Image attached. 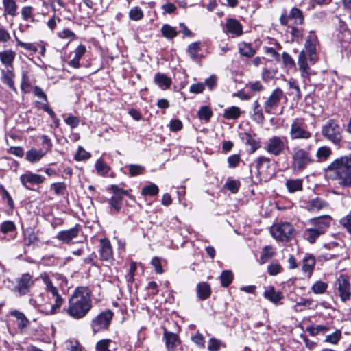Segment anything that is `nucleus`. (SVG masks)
Here are the masks:
<instances>
[{
	"instance_id": "22",
	"label": "nucleus",
	"mask_w": 351,
	"mask_h": 351,
	"mask_svg": "<svg viewBox=\"0 0 351 351\" xmlns=\"http://www.w3.org/2000/svg\"><path fill=\"white\" fill-rule=\"evenodd\" d=\"M16 57V52L12 49H6L0 52V61L7 68V70L13 69V62Z\"/></svg>"
},
{
	"instance_id": "45",
	"label": "nucleus",
	"mask_w": 351,
	"mask_h": 351,
	"mask_svg": "<svg viewBox=\"0 0 351 351\" xmlns=\"http://www.w3.org/2000/svg\"><path fill=\"white\" fill-rule=\"evenodd\" d=\"M15 230V223L12 221H5L0 225V231L3 234L12 232Z\"/></svg>"
},
{
	"instance_id": "47",
	"label": "nucleus",
	"mask_w": 351,
	"mask_h": 351,
	"mask_svg": "<svg viewBox=\"0 0 351 351\" xmlns=\"http://www.w3.org/2000/svg\"><path fill=\"white\" fill-rule=\"evenodd\" d=\"M341 337V332L339 330H336L332 334L326 336L325 342L336 344Z\"/></svg>"
},
{
	"instance_id": "54",
	"label": "nucleus",
	"mask_w": 351,
	"mask_h": 351,
	"mask_svg": "<svg viewBox=\"0 0 351 351\" xmlns=\"http://www.w3.org/2000/svg\"><path fill=\"white\" fill-rule=\"evenodd\" d=\"M14 75L12 70H7V73L4 76V82L12 89L15 90L14 82L13 80Z\"/></svg>"
},
{
	"instance_id": "15",
	"label": "nucleus",
	"mask_w": 351,
	"mask_h": 351,
	"mask_svg": "<svg viewBox=\"0 0 351 351\" xmlns=\"http://www.w3.org/2000/svg\"><path fill=\"white\" fill-rule=\"evenodd\" d=\"M300 206L311 213H317L320 210L330 209L329 204L322 198L315 197L300 202Z\"/></svg>"
},
{
	"instance_id": "10",
	"label": "nucleus",
	"mask_w": 351,
	"mask_h": 351,
	"mask_svg": "<svg viewBox=\"0 0 351 351\" xmlns=\"http://www.w3.org/2000/svg\"><path fill=\"white\" fill-rule=\"evenodd\" d=\"M304 21L302 12L295 7L292 8L289 14L287 13L286 10H284L280 17V23L288 27L301 25L304 23Z\"/></svg>"
},
{
	"instance_id": "32",
	"label": "nucleus",
	"mask_w": 351,
	"mask_h": 351,
	"mask_svg": "<svg viewBox=\"0 0 351 351\" xmlns=\"http://www.w3.org/2000/svg\"><path fill=\"white\" fill-rule=\"evenodd\" d=\"M239 51L241 56L252 58L256 53V50L252 47V45L245 42L239 44Z\"/></svg>"
},
{
	"instance_id": "61",
	"label": "nucleus",
	"mask_w": 351,
	"mask_h": 351,
	"mask_svg": "<svg viewBox=\"0 0 351 351\" xmlns=\"http://www.w3.org/2000/svg\"><path fill=\"white\" fill-rule=\"evenodd\" d=\"M221 346V341L214 337L209 339L208 349L210 351H218Z\"/></svg>"
},
{
	"instance_id": "3",
	"label": "nucleus",
	"mask_w": 351,
	"mask_h": 351,
	"mask_svg": "<svg viewBox=\"0 0 351 351\" xmlns=\"http://www.w3.org/2000/svg\"><path fill=\"white\" fill-rule=\"evenodd\" d=\"M328 169L335 172L340 186H351V153L335 160Z\"/></svg>"
},
{
	"instance_id": "18",
	"label": "nucleus",
	"mask_w": 351,
	"mask_h": 351,
	"mask_svg": "<svg viewBox=\"0 0 351 351\" xmlns=\"http://www.w3.org/2000/svg\"><path fill=\"white\" fill-rule=\"evenodd\" d=\"M163 339L167 351H176V348L180 344L179 336L174 332L167 331L166 328L163 330Z\"/></svg>"
},
{
	"instance_id": "52",
	"label": "nucleus",
	"mask_w": 351,
	"mask_h": 351,
	"mask_svg": "<svg viewBox=\"0 0 351 351\" xmlns=\"http://www.w3.org/2000/svg\"><path fill=\"white\" fill-rule=\"evenodd\" d=\"M33 8L31 6H25L22 8L21 9V16L23 20L28 21L29 19H31L32 21H34V16H33Z\"/></svg>"
},
{
	"instance_id": "42",
	"label": "nucleus",
	"mask_w": 351,
	"mask_h": 351,
	"mask_svg": "<svg viewBox=\"0 0 351 351\" xmlns=\"http://www.w3.org/2000/svg\"><path fill=\"white\" fill-rule=\"evenodd\" d=\"M221 285L224 287H228L232 282L233 274L230 270L223 271L220 276Z\"/></svg>"
},
{
	"instance_id": "11",
	"label": "nucleus",
	"mask_w": 351,
	"mask_h": 351,
	"mask_svg": "<svg viewBox=\"0 0 351 351\" xmlns=\"http://www.w3.org/2000/svg\"><path fill=\"white\" fill-rule=\"evenodd\" d=\"M335 293L338 295L342 302H346L351 297V284L348 276L340 275L334 285Z\"/></svg>"
},
{
	"instance_id": "51",
	"label": "nucleus",
	"mask_w": 351,
	"mask_h": 351,
	"mask_svg": "<svg viewBox=\"0 0 351 351\" xmlns=\"http://www.w3.org/2000/svg\"><path fill=\"white\" fill-rule=\"evenodd\" d=\"M111 342L109 339H101L97 343L95 349L97 351H110L109 346Z\"/></svg>"
},
{
	"instance_id": "19",
	"label": "nucleus",
	"mask_w": 351,
	"mask_h": 351,
	"mask_svg": "<svg viewBox=\"0 0 351 351\" xmlns=\"http://www.w3.org/2000/svg\"><path fill=\"white\" fill-rule=\"evenodd\" d=\"M332 218L329 215H322L309 220V223L323 234L329 228Z\"/></svg>"
},
{
	"instance_id": "8",
	"label": "nucleus",
	"mask_w": 351,
	"mask_h": 351,
	"mask_svg": "<svg viewBox=\"0 0 351 351\" xmlns=\"http://www.w3.org/2000/svg\"><path fill=\"white\" fill-rule=\"evenodd\" d=\"M285 136H272L269 138L264 145V149L269 154L278 156L282 154L287 146Z\"/></svg>"
},
{
	"instance_id": "56",
	"label": "nucleus",
	"mask_w": 351,
	"mask_h": 351,
	"mask_svg": "<svg viewBox=\"0 0 351 351\" xmlns=\"http://www.w3.org/2000/svg\"><path fill=\"white\" fill-rule=\"evenodd\" d=\"M282 59L283 64L286 67L293 68L295 66V62L288 53L283 52L282 54Z\"/></svg>"
},
{
	"instance_id": "58",
	"label": "nucleus",
	"mask_w": 351,
	"mask_h": 351,
	"mask_svg": "<svg viewBox=\"0 0 351 351\" xmlns=\"http://www.w3.org/2000/svg\"><path fill=\"white\" fill-rule=\"evenodd\" d=\"M339 223L351 234V215L342 217Z\"/></svg>"
},
{
	"instance_id": "14",
	"label": "nucleus",
	"mask_w": 351,
	"mask_h": 351,
	"mask_svg": "<svg viewBox=\"0 0 351 351\" xmlns=\"http://www.w3.org/2000/svg\"><path fill=\"white\" fill-rule=\"evenodd\" d=\"M283 96V91L280 88H276L274 90L263 104L265 112L268 114H276Z\"/></svg>"
},
{
	"instance_id": "31",
	"label": "nucleus",
	"mask_w": 351,
	"mask_h": 351,
	"mask_svg": "<svg viewBox=\"0 0 351 351\" xmlns=\"http://www.w3.org/2000/svg\"><path fill=\"white\" fill-rule=\"evenodd\" d=\"M154 82L162 89H167L171 85V80L165 74L157 73L154 77Z\"/></svg>"
},
{
	"instance_id": "4",
	"label": "nucleus",
	"mask_w": 351,
	"mask_h": 351,
	"mask_svg": "<svg viewBox=\"0 0 351 351\" xmlns=\"http://www.w3.org/2000/svg\"><path fill=\"white\" fill-rule=\"evenodd\" d=\"M39 278L43 280L46 291L51 294V298H54L53 304L50 305L48 302H44L42 305L47 315H54L59 311L64 302V300L59 293L58 288L54 285L49 274L46 272L41 273Z\"/></svg>"
},
{
	"instance_id": "20",
	"label": "nucleus",
	"mask_w": 351,
	"mask_h": 351,
	"mask_svg": "<svg viewBox=\"0 0 351 351\" xmlns=\"http://www.w3.org/2000/svg\"><path fill=\"white\" fill-rule=\"evenodd\" d=\"M45 178L40 175L27 172L20 176L21 184L26 188L29 189V185L39 184L44 182Z\"/></svg>"
},
{
	"instance_id": "60",
	"label": "nucleus",
	"mask_w": 351,
	"mask_h": 351,
	"mask_svg": "<svg viewBox=\"0 0 351 351\" xmlns=\"http://www.w3.org/2000/svg\"><path fill=\"white\" fill-rule=\"evenodd\" d=\"M65 123L69 125L71 128H75L80 123V119L78 117H75L72 114H69L64 120Z\"/></svg>"
},
{
	"instance_id": "28",
	"label": "nucleus",
	"mask_w": 351,
	"mask_h": 351,
	"mask_svg": "<svg viewBox=\"0 0 351 351\" xmlns=\"http://www.w3.org/2000/svg\"><path fill=\"white\" fill-rule=\"evenodd\" d=\"M197 293L199 300H205L208 299L211 294L210 285L206 282L198 283L197 285Z\"/></svg>"
},
{
	"instance_id": "49",
	"label": "nucleus",
	"mask_w": 351,
	"mask_h": 351,
	"mask_svg": "<svg viewBox=\"0 0 351 351\" xmlns=\"http://www.w3.org/2000/svg\"><path fill=\"white\" fill-rule=\"evenodd\" d=\"M90 154L86 152L83 147H79L75 155V160L77 161L85 160L90 158Z\"/></svg>"
},
{
	"instance_id": "1",
	"label": "nucleus",
	"mask_w": 351,
	"mask_h": 351,
	"mask_svg": "<svg viewBox=\"0 0 351 351\" xmlns=\"http://www.w3.org/2000/svg\"><path fill=\"white\" fill-rule=\"evenodd\" d=\"M92 308L90 290L85 287L75 289L69 301L66 313L71 317L79 319L85 317Z\"/></svg>"
},
{
	"instance_id": "24",
	"label": "nucleus",
	"mask_w": 351,
	"mask_h": 351,
	"mask_svg": "<svg viewBox=\"0 0 351 351\" xmlns=\"http://www.w3.org/2000/svg\"><path fill=\"white\" fill-rule=\"evenodd\" d=\"M315 258L312 254L306 255L302 260V270L307 278H310L314 270Z\"/></svg>"
},
{
	"instance_id": "17",
	"label": "nucleus",
	"mask_w": 351,
	"mask_h": 351,
	"mask_svg": "<svg viewBox=\"0 0 351 351\" xmlns=\"http://www.w3.org/2000/svg\"><path fill=\"white\" fill-rule=\"evenodd\" d=\"M99 254L101 261L109 262L113 259L112 245L108 239L104 238L100 239Z\"/></svg>"
},
{
	"instance_id": "33",
	"label": "nucleus",
	"mask_w": 351,
	"mask_h": 351,
	"mask_svg": "<svg viewBox=\"0 0 351 351\" xmlns=\"http://www.w3.org/2000/svg\"><path fill=\"white\" fill-rule=\"evenodd\" d=\"M322 234V233L315 229L313 226L312 228H306L304 232V239L311 243H313L316 239Z\"/></svg>"
},
{
	"instance_id": "12",
	"label": "nucleus",
	"mask_w": 351,
	"mask_h": 351,
	"mask_svg": "<svg viewBox=\"0 0 351 351\" xmlns=\"http://www.w3.org/2000/svg\"><path fill=\"white\" fill-rule=\"evenodd\" d=\"M35 280L29 273L23 274L16 279V285L12 291L17 296H24L30 292L31 287L34 286Z\"/></svg>"
},
{
	"instance_id": "26",
	"label": "nucleus",
	"mask_w": 351,
	"mask_h": 351,
	"mask_svg": "<svg viewBox=\"0 0 351 351\" xmlns=\"http://www.w3.org/2000/svg\"><path fill=\"white\" fill-rule=\"evenodd\" d=\"M3 15L14 17L18 14V5L15 0H2Z\"/></svg>"
},
{
	"instance_id": "48",
	"label": "nucleus",
	"mask_w": 351,
	"mask_h": 351,
	"mask_svg": "<svg viewBox=\"0 0 351 351\" xmlns=\"http://www.w3.org/2000/svg\"><path fill=\"white\" fill-rule=\"evenodd\" d=\"M16 42L19 46L31 51L32 53H36L38 51L37 47L34 43H24L20 40L17 37H16Z\"/></svg>"
},
{
	"instance_id": "29",
	"label": "nucleus",
	"mask_w": 351,
	"mask_h": 351,
	"mask_svg": "<svg viewBox=\"0 0 351 351\" xmlns=\"http://www.w3.org/2000/svg\"><path fill=\"white\" fill-rule=\"evenodd\" d=\"M45 152L41 149L32 148L26 152V159L31 163L38 162L45 155Z\"/></svg>"
},
{
	"instance_id": "44",
	"label": "nucleus",
	"mask_w": 351,
	"mask_h": 351,
	"mask_svg": "<svg viewBox=\"0 0 351 351\" xmlns=\"http://www.w3.org/2000/svg\"><path fill=\"white\" fill-rule=\"evenodd\" d=\"M95 169L100 176H104L109 171V167L104 162L102 159H99L95 163Z\"/></svg>"
},
{
	"instance_id": "34",
	"label": "nucleus",
	"mask_w": 351,
	"mask_h": 351,
	"mask_svg": "<svg viewBox=\"0 0 351 351\" xmlns=\"http://www.w3.org/2000/svg\"><path fill=\"white\" fill-rule=\"evenodd\" d=\"M160 32L162 36L167 39H173L178 34V32L176 27H173L169 24L163 25L160 29Z\"/></svg>"
},
{
	"instance_id": "59",
	"label": "nucleus",
	"mask_w": 351,
	"mask_h": 351,
	"mask_svg": "<svg viewBox=\"0 0 351 351\" xmlns=\"http://www.w3.org/2000/svg\"><path fill=\"white\" fill-rule=\"evenodd\" d=\"M253 119L257 123L263 121L265 117L263 112V108H253Z\"/></svg>"
},
{
	"instance_id": "38",
	"label": "nucleus",
	"mask_w": 351,
	"mask_h": 351,
	"mask_svg": "<svg viewBox=\"0 0 351 351\" xmlns=\"http://www.w3.org/2000/svg\"><path fill=\"white\" fill-rule=\"evenodd\" d=\"M241 110L237 106H232L224 110L223 117L226 119H236L239 117Z\"/></svg>"
},
{
	"instance_id": "36",
	"label": "nucleus",
	"mask_w": 351,
	"mask_h": 351,
	"mask_svg": "<svg viewBox=\"0 0 351 351\" xmlns=\"http://www.w3.org/2000/svg\"><path fill=\"white\" fill-rule=\"evenodd\" d=\"M286 186L290 193H294L302 190V180L301 179L288 180Z\"/></svg>"
},
{
	"instance_id": "16",
	"label": "nucleus",
	"mask_w": 351,
	"mask_h": 351,
	"mask_svg": "<svg viewBox=\"0 0 351 351\" xmlns=\"http://www.w3.org/2000/svg\"><path fill=\"white\" fill-rule=\"evenodd\" d=\"M256 168L260 176H263L265 178H269L271 176L270 172L271 160L265 156H258L255 160Z\"/></svg>"
},
{
	"instance_id": "9",
	"label": "nucleus",
	"mask_w": 351,
	"mask_h": 351,
	"mask_svg": "<svg viewBox=\"0 0 351 351\" xmlns=\"http://www.w3.org/2000/svg\"><path fill=\"white\" fill-rule=\"evenodd\" d=\"M292 225L288 222H281L273 225L270 232L273 237L279 241H288L293 232Z\"/></svg>"
},
{
	"instance_id": "30",
	"label": "nucleus",
	"mask_w": 351,
	"mask_h": 351,
	"mask_svg": "<svg viewBox=\"0 0 351 351\" xmlns=\"http://www.w3.org/2000/svg\"><path fill=\"white\" fill-rule=\"evenodd\" d=\"M200 49V42H194L188 46L186 53L193 61H197L201 58L199 55Z\"/></svg>"
},
{
	"instance_id": "63",
	"label": "nucleus",
	"mask_w": 351,
	"mask_h": 351,
	"mask_svg": "<svg viewBox=\"0 0 351 351\" xmlns=\"http://www.w3.org/2000/svg\"><path fill=\"white\" fill-rule=\"evenodd\" d=\"M282 270V267L278 263L269 265L267 267L268 274L271 276H276L280 273Z\"/></svg>"
},
{
	"instance_id": "40",
	"label": "nucleus",
	"mask_w": 351,
	"mask_h": 351,
	"mask_svg": "<svg viewBox=\"0 0 351 351\" xmlns=\"http://www.w3.org/2000/svg\"><path fill=\"white\" fill-rule=\"evenodd\" d=\"M213 115L211 109L207 106H204L200 108L197 112V117L199 119L208 121Z\"/></svg>"
},
{
	"instance_id": "62",
	"label": "nucleus",
	"mask_w": 351,
	"mask_h": 351,
	"mask_svg": "<svg viewBox=\"0 0 351 351\" xmlns=\"http://www.w3.org/2000/svg\"><path fill=\"white\" fill-rule=\"evenodd\" d=\"M10 314L15 317L17 319L21 321V324L23 326H25L28 322L27 319L25 317V315L16 310L12 311Z\"/></svg>"
},
{
	"instance_id": "5",
	"label": "nucleus",
	"mask_w": 351,
	"mask_h": 351,
	"mask_svg": "<svg viewBox=\"0 0 351 351\" xmlns=\"http://www.w3.org/2000/svg\"><path fill=\"white\" fill-rule=\"evenodd\" d=\"M314 162L310 147H294L291 152V168L293 171H303Z\"/></svg>"
},
{
	"instance_id": "25",
	"label": "nucleus",
	"mask_w": 351,
	"mask_h": 351,
	"mask_svg": "<svg viewBox=\"0 0 351 351\" xmlns=\"http://www.w3.org/2000/svg\"><path fill=\"white\" fill-rule=\"evenodd\" d=\"M226 31L236 36H239L243 34V27L240 22L235 19H227L226 23Z\"/></svg>"
},
{
	"instance_id": "6",
	"label": "nucleus",
	"mask_w": 351,
	"mask_h": 351,
	"mask_svg": "<svg viewBox=\"0 0 351 351\" xmlns=\"http://www.w3.org/2000/svg\"><path fill=\"white\" fill-rule=\"evenodd\" d=\"M341 127L332 119L328 121L322 128L323 136L334 144H339L341 141Z\"/></svg>"
},
{
	"instance_id": "39",
	"label": "nucleus",
	"mask_w": 351,
	"mask_h": 351,
	"mask_svg": "<svg viewBox=\"0 0 351 351\" xmlns=\"http://www.w3.org/2000/svg\"><path fill=\"white\" fill-rule=\"evenodd\" d=\"M126 168H128L129 171V175L131 177H134L140 175H143L145 173V168L140 165H134L131 164L128 165Z\"/></svg>"
},
{
	"instance_id": "46",
	"label": "nucleus",
	"mask_w": 351,
	"mask_h": 351,
	"mask_svg": "<svg viewBox=\"0 0 351 351\" xmlns=\"http://www.w3.org/2000/svg\"><path fill=\"white\" fill-rule=\"evenodd\" d=\"M129 17L131 20L139 21L143 17V12L139 7H134L129 12Z\"/></svg>"
},
{
	"instance_id": "57",
	"label": "nucleus",
	"mask_w": 351,
	"mask_h": 351,
	"mask_svg": "<svg viewBox=\"0 0 351 351\" xmlns=\"http://www.w3.org/2000/svg\"><path fill=\"white\" fill-rule=\"evenodd\" d=\"M21 88V90L25 93H29L31 91V85L29 83V80L28 77L25 74H23L22 76Z\"/></svg>"
},
{
	"instance_id": "27",
	"label": "nucleus",
	"mask_w": 351,
	"mask_h": 351,
	"mask_svg": "<svg viewBox=\"0 0 351 351\" xmlns=\"http://www.w3.org/2000/svg\"><path fill=\"white\" fill-rule=\"evenodd\" d=\"M263 295L265 298L274 304H277L283 298L282 293L280 291H276L274 287L271 286L266 288Z\"/></svg>"
},
{
	"instance_id": "23",
	"label": "nucleus",
	"mask_w": 351,
	"mask_h": 351,
	"mask_svg": "<svg viewBox=\"0 0 351 351\" xmlns=\"http://www.w3.org/2000/svg\"><path fill=\"white\" fill-rule=\"evenodd\" d=\"M239 136L245 145L250 146V154L254 153L261 147L259 141L255 139L250 133L241 132Z\"/></svg>"
},
{
	"instance_id": "21",
	"label": "nucleus",
	"mask_w": 351,
	"mask_h": 351,
	"mask_svg": "<svg viewBox=\"0 0 351 351\" xmlns=\"http://www.w3.org/2000/svg\"><path fill=\"white\" fill-rule=\"evenodd\" d=\"M80 229L77 226L66 230H62L58 233L56 238L64 243H70L79 234Z\"/></svg>"
},
{
	"instance_id": "50",
	"label": "nucleus",
	"mask_w": 351,
	"mask_h": 351,
	"mask_svg": "<svg viewBox=\"0 0 351 351\" xmlns=\"http://www.w3.org/2000/svg\"><path fill=\"white\" fill-rule=\"evenodd\" d=\"M51 189L54 191L56 195H62L66 191V185L64 182H56L51 185Z\"/></svg>"
},
{
	"instance_id": "43",
	"label": "nucleus",
	"mask_w": 351,
	"mask_h": 351,
	"mask_svg": "<svg viewBox=\"0 0 351 351\" xmlns=\"http://www.w3.org/2000/svg\"><path fill=\"white\" fill-rule=\"evenodd\" d=\"M327 288H328L327 283H326L323 281L319 280V281H317L316 282H315L312 285L311 289L312 291L315 294H322L326 291Z\"/></svg>"
},
{
	"instance_id": "64",
	"label": "nucleus",
	"mask_w": 351,
	"mask_h": 351,
	"mask_svg": "<svg viewBox=\"0 0 351 351\" xmlns=\"http://www.w3.org/2000/svg\"><path fill=\"white\" fill-rule=\"evenodd\" d=\"M58 36L61 38H70L73 40L76 38L75 34L69 29H64L58 33Z\"/></svg>"
},
{
	"instance_id": "37",
	"label": "nucleus",
	"mask_w": 351,
	"mask_h": 351,
	"mask_svg": "<svg viewBox=\"0 0 351 351\" xmlns=\"http://www.w3.org/2000/svg\"><path fill=\"white\" fill-rule=\"evenodd\" d=\"M274 252L272 250V247L269 245L265 246L261 252V254L260 256V258L258 260V262L261 265L267 262L269 259L271 258V257L274 255Z\"/></svg>"
},
{
	"instance_id": "35",
	"label": "nucleus",
	"mask_w": 351,
	"mask_h": 351,
	"mask_svg": "<svg viewBox=\"0 0 351 351\" xmlns=\"http://www.w3.org/2000/svg\"><path fill=\"white\" fill-rule=\"evenodd\" d=\"M332 154L331 149L328 146H322L316 152V157L319 162H323L327 160Z\"/></svg>"
},
{
	"instance_id": "55",
	"label": "nucleus",
	"mask_w": 351,
	"mask_h": 351,
	"mask_svg": "<svg viewBox=\"0 0 351 351\" xmlns=\"http://www.w3.org/2000/svg\"><path fill=\"white\" fill-rule=\"evenodd\" d=\"M226 186L229 191H232L233 193H235L239 190L240 182L238 180H228L226 183Z\"/></svg>"
},
{
	"instance_id": "7",
	"label": "nucleus",
	"mask_w": 351,
	"mask_h": 351,
	"mask_svg": "<svg viewBox=\"0 0 351 351\" xmlns=\"http://www.w3.org/2000/svg\"><path fill=\"white\" fill-rule=\"evenodd\" d=\"M289 136L293 141L299 139L307 140L311 137L312 134L308 130L307 125L304 119L296 118L291 123Z\"/></svg>"
},
{
	"instance_id": "13",
	"label": "nucleus",
	"mask_w": 351,
	"mask_h": 351,
	"mask_svg": "<svg viewBox=\"0 0 351 351\" xmlns=\"http://www.w3.org/2000/svg\"><path fill=\"white\" fill-rule=\"evenodd\" d=\"M113 315L114 314L110 310H106L95 317L90 324L93 332L95 334L101 330L108 329Z\"/></svg>"
},
{
	"instance_id": "41",
	"label": "nucleus",
	"mask_w": 351,
	"mask_h": 351,
	"mask_svg": "<svg viewBox=\"0 0 351 351\" xmlns=\"http://www.w3.org/2000/svg\"><path fill=\"white\" fill-rule=\"evenodd\" d=\"M158 186L153 183H150L149 185L144 186L142 189L141 194L144 196H155L158 193Z\"/></svg>"
},
{
	"instance_id": "2",
	"label": "nucleus",
	"mask_w": 351,
	"mask_h": 351,
	"mask_svg": "<svg viewBox=\"0 0 351 351\" xmlns=\"http://www.w3.org/2000/svg\"><path fill=\"white\" fill-rule=\"evenodd\" d=\"M316 39V36L311 32V34L306 40L304 49L299 53L298 66L303 78H308L311 74V69L308 65L307 60L312 64L317 61Z\"/></svg>"
},
{
	"instance_id": "53",
	"label": "nucleus",
	"mask_w": 351,
	"mask_h": 351,
	"mask_svg": "<svg viewBox=\"0 0 351 351\" xmlns=\"http://www.w3.org/2000/svg\"><path fill=\"white\" fill-rule=\"evenodd\" d=\"M123 197L121 195L112 196L110 200V205L111 208H114L117 211L121 209V204Z\"/></svg>"
}]
</instances>
